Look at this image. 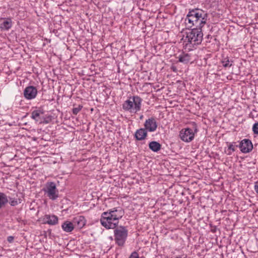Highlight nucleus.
<instances>
[{
	"instance_id": "0eeeda50",
	"label": "nucleus",
	"mask_w": 258,
	"mask_h": 258,
	"mask_svg": "<svg viewBox=\"0 0 258 258\" xmlns=\"http://www.w3.org/2000/svg\"><path fill=\"white\" fill-rule=\"evenodd\" d=\"M240 151L243 153H247L250 152L252 148L253 145L251 141L249 139L242 140L238 145Z\"/></svg>"
},
{
	"instance_id": "9b49d317",
	"label": "nucleus",
	"mask_w": 258,
	"mask_h": 258,
	"mask_svg": "<svg viewBox=\"0 0 258 258\" xmlns=\"http://www.w3.org/2000/svg\"><path fill=\"white\" fill-rule=\"evenodd\" d=\"M13 22L10 18H2L0 19V30L8 31L12 26Z\"/></svg>"
},
{
	"instance_id": "c756f323",
	"label": "nucleus",
	"mask_w": 258,
	"mask_h": 258,
	"mask_svg": "<svg viewBox=\"0 0 258 258\" xmlns=\"http://www.w3.org/2000/svg\"><path fill=\"white\" fill-rule=\"evenodd\" d=\"M175 258H185V257H182L177 256V257H176Z\"/></svg>"
},
{
	"instance_id": "ddd939ff",
	"label": "nucleus",
	"mask_w": 258,
	"mask_h": 258,
	"mask_svg": "<svg viewBox=\"0 0 258 258\" xmlns=\"http://www.w3.org/2000/svg\"><path fill=\"white\" fill-rule=\"evenodd\" d=\"M45 223L55 225L58 223V217L54 215H45L44 217Z\"/></svg>"
},
{
	"instance_id": "f03ea898",
	"label": "nucleus",
	"mask_w": 258,
	"mask_h": 258,
	"mask_svg": "<svg viewBox=\"0 0 258 258\" xmlns=\"http://www.w3.org/2000/svg\"><path fill=\"white\" fill-rule=\"evenodd\" d=\"M142 99L138 96H134L124 102L122 108L130 113H137L141 110Z\"/></svg>"
},
{
	"instance_id": "f3484780",
	"label": "nucleus",
	"mask_w": 258,
	"mask_h": 258,
	"mask_svg": "<svg viewBox=\"0 0 258 258\" xmlns=\"http://www.w3.org/2000/svg\"><path fill=\"white\" fill-rule=\"evenodd\" d=\"M44 113L43 109H36L33 110L31 113V117L36 121H38L40 119V115Z\"/></svg>"
},
{
	"instance_id": "6ab92c4d",
	"label": "nucleus",
	"mask_w": 258,
	"mask_h": 258,
	"mask_svg": "<svg viewBox=\"0 0 258 258\" xmlns=\"http://www.w3.org/2000/svg\"><path fill=\"white\" fill-rule=\"evenodd\" d=\"M9 202L7 195L0 192V209L4 207Z\"/></svg>"
},
{
	"instance_id": "4be33fe9",
	"label": "nucleus",
	"mask_w": 258,
	"mask_h": 258,
	"mask_svg": "<svg viewBox=\"0 0 258 258\" xmlns=\"http://www.w3.org/2000/svg\"><path fill=\"white\" fill-rule=\"evenodd\" d=\"M83 106L79 105L77 107L73 108L72 109V112L73 114L77 115L82 109Z\"/></svg>"
},
{
	"instance_id": "f257e3e1",
	"label": "nucleus",
	"mask_w": 258,
	"mask_h": 258,
	"mask_svg": "<svg viewBox=\"0 0 258 258\" xmlns=\"http://www.w3.org/2000/svg\"><path fill=\"white\" fill-rule=\"evenodd\" d=\"M207 13L202 9H195L189 10L185 19V26L188 29L194 26L196 28L191 29L186 33V46L188 44L194 46L201 43L203 37L202 28L207 23Z\"/></svg>"
},
{
	"instance_id": "a211bd4d",
	"label": "nucleus",
	"mask_w": 258,
	"mask_h": 258,
	"mask_svg": "<svg viewBox=\"0 0 258 258\" xmlns=\"http://www.w3.org/2000/svg\"><path fill=\"white\" fill-rule=\"evenodd\" d=\"M149 148L152 151L157 152L161 149V145L156 141H152L149 144Z\"/></svg>"
},
{
	"instance_id": "2eb2a0df",
	"label": "nucleus",
	"mask_w": 258,
	"mask_h": 258,
	"mask_svg": "<svg viewBox=\"0 0 258 258\" xmlns=\"http://www.w3.org/2000/svg\"><path fill=\"white\" fill-rule=\"evenodd\" d=\"M178 58L179 62L186 64L190 61L191 55L189 53L182 52Z\"/></svg>"
},
{
	"instance_id": "9d476101",
	"label": "nucleus",
	"mask_w": 258,
	"mask_h": 258,
	"mask_svg": "<svg viewBox=\"0 0 258 258\" xmlns=\"http://www.w3.org/2000/svg\"><path fill=\"white\" fill-rule=\"evenodd\" d=\"M110 213V215H112V217L115 220L118 222V220L122 218L124 215V210L120 207H115L107 211Z\"/></svg>"
},
{
	"instance_id": "f8f14e48",
	"label": "nucleus",
	"mask_w": 258,
	"mask_h": 258,
	"mask_svg": "<svg viewBox=\"0 0 258 258\" xmlns=\"http://www.w3.org/2000/svg\"><path fill=\"white\" fill-rule=\"evenodd\" d=\"M73 222L74 226L81 229L86 225V220L84 216H77L73 218Z\"/></svg>"
},
{
	"instance_id": "20e7f679",
	"label": "nucleus",
	"mask_w": 258,
	"mask_h": 258,
	"mask_svg": "<svg viewBox=\"0 0 258 258\" xmlns=\"http://www.w3.org/2000/svg\"><path fill=\"white\" fill-rule=\"evenodd\" d=\"M100 223L101 225L107 229H114L118 225V222L116 221L107 211L102 213Z\"/></svg>"
},
{
	"instance_id": "c85d7f7f",
	"label": "nucleus",
	"mask_w": 258,
	"mask_h": 258,
	"mask_svg": "<svg viewBox=\"0 0 258 258\" xmlns=\"http://www.w3.org/2000/svg\"><path fill=\"white\" fill-rule=\"evenodd\" d=\"M143 118V115H142L141 116H140V118L141 119H142Z\"/></svg>"
},
{
	"instance_id": "a878e982",
	"label": "nucleus",
	"mask_w": 258,
	"mask_h": 258,
	"mask_svg": "<svg viewBox=\"0 0 258 258\" xmlns=\"http://www.w3.org/2000/svg\"><path fill=\"white\" fill-rule=\"evenodd\" d=\"M254 189L257 194H258V181H256L255 182V184L254 186Z\"/></svg>"
},
{
	"instance_id": "7ed1b4c3",
	"label": "nucleus",
	"mask_w": 258,
	"mask_h": 258,
	"mask_svg": "<svg viewBox=\"0 0 258 258\" xmlns=\"http://www.w3.org/2000/svg\"><path fill=\"white\" fill-rule=\"evenodd\" d=\"M114 237L115 243L120 247L124 245L128 235V230L126 227L120 226L114 229Z\"/></svg>"
},
{
	"instance_id": "6e6552de",
	"label": "nucleus",
	"mask_w": 258,
	"mask_h": 258,
	"mask_svg": "<svg viewBox=\"0 0 258 258\" xmlns=\"http://www.w3.org/2000/svg\"><path fill=\"white\" fill-rule=\"evenodd\" d=\"M37 90L36 87L33 86H29L24 89V96L27 100L34 99L37 94Z\"/></svg>"
},
{
	"instance_id": "4468645a",
	"label": "nucleus",
	"mask_w": 258,
	"mask_h": 258,
	"mask_svg": "<svg viewBox=\"0 0 258 258\" xmlns=\"http://www.w3.org/2000/svg\"><path fill=\"white\" fill-rule=\"evenodd\" d=\"M147 131L144 128L137 130L135 134V137L138 141L144 140L147 136Z\"/></svg>"
},
{
	"instance_id": "dca6fc26",
	"label": "nucleus",
	"mask_w": 258,
	"mask_h": 258,
	"mask_svg": "<svg viewBox=\"0 0 258 258\" xmlns=\"http://www.w3.org/2000/svg\"><path fill=\"white\" fill-rule=\"evenodd\" d=\"M61 228L64 231L71 232L74 229L75 226L73 222L66 221L62 224Z\"/></svg>"
},
{
	"instance_id": "423d86ee",
	"label": "nucleus",
	"mask_w": 258,
	"mask_h": 258,
	"mask_svg": "<svg viewBox=\"0 0 258 258\" xmlns=\"http://www.w3.org/2000/svg\"><path fill=\"white\" fill-rule=\"evenodd\" d=\"M195 133L190 128H182L179 132V137L180 139L186 143L192 141L195 138Z\"/></svg>"
},
{
	"instance_id": "393cba45",
	"label": "nucleus",
	"mask_w": 258,
	"mask_h": 258,
	"mask_svg": "<svg viewBox=\"0 0 258 258\" xmlns=\"http://www.w3.org/2000/svg\"><path fill=\"white\" fill-rule=\"evenodd\" d=\"M128 258H139V256L137 252L134 251L131 253Z\"/></svg>"
},
{
	"instance_id": "2f4dec72",
	"label": "nucleus",
	"mask_w": 258,
	"mask_h": 258,
	"mask_svg": "<svg viewBox=\"0 0 258 258\" xmlns=\"http://www.w3.org/2000/svg\"><path fill=\"white\" fill-rule=\"evenodd\" d=\"M197 130L196 128L195 129V132H197Z\"/></svg>"
},
{
	"instance_id": "39448f33",
	"label": "nucleus",
	"mask_w": 258,
	"mask_h": 258,
	"mask_svg": "<svg viewBox=\"0 0 258 258\" xmlns=\"http://www.w3.org/2000/svg\"><path fill=\"white\" fill-rule=\"evenodd\" d=\"M43 191L47 196L53 201L55 200L58 197V191L55 183L53 182L47 183L46 188L43 189Z\"/></svg>"
},
{
	"instance_id": "412c9836",
	"label": "nucleus",
	"mask_w": 258,
	"mask_h": 258,
	"mask_svg": "<svg viewBox=\"0 0 258 258\" xmlns=\"http://www.w3.org/2000/svg\"><path fill=\"white\" fill-rule=\"evenodd\" d=\"M235 143H232L229 144L228 148V151L227 154L228 155H230L232 154V152H234L235 151V148L238 147V145H234Z\"/></svg>"
},
{
	"instance_id": "cd10ccee",
	"label": "nucleus",
	"mask_w": 258,
	"mask_h": 258,
	"mask_svg": "<svg viewBox=\"0 0 258 258\" xmlns=\"http://www.w3.org/2000/svg\"><path fill=\"white\" fill-rule=\"evenodd\" d=\"M171 69H172V71H173V72H176V71H177V69H176V67H174V66L172 67Z\"/></svg>"
},
{
	"instance_id": "5701e85b",
	"label": "nucleus",
	"mask_w": 258,
	"mask_h": 258,
	"mask_svg": "<svg viewBox=\"0 0 258 258\" xmlns=\"http://www.w3.org/2000/svg\"><path fill=\"white\" fill-rule=\"evenodd\" d=\"M252 131L254 134L258 135V122L253 125Z\"/></svg>"
},
{
	"instance_id": "7c9ffc66",
	"label": "nucleus",
	"mask_w": 258,
	"mask_h": 258,
	"mask_svg": "<svg viewBox=\"0 0 258 258\" xmlns=\"http://www.w3.org/2000/svg\"><path fill=\"white\" fill-rule=\"evenodd\" d=\"M209 37H210V35H208L207 36V37H208V38H209Z\"/></svg>"
},
{
	"instance_id": "bb28decb",
	"label": "nucleus",
	"mask_w": 258,
	"mask_h": 258,
	"mask_svg": "<svg viewBox=\"0 0 258 258\" xmlns=\"http://www.w3.org/2000/svg\"><path fill=\"white\" fill-rule=\"evenodd\" d=\"M13 240L14 237L13 236H10L8 237V240L10 242H12L13 241Z\"/></svg>"
},
{
	"instance_id": "aec40b11",
	"label": "nucleus",
	"mask_w": 258,
	"mask_h": 258,
	"mask_svg": "<svg viewBox=\"0 0 258 258\" xmlns=\"http://www.w3.org/2000/svg\"><path fill=\"white\" fill-rule=\"evenodd\" d=\"M233 61L230 60L228 57H223L221 60V63L224 68H229L232 65Z\"/></svg>"
},
{
	"instance_id": "b1692460",
	"label": "nucleus",
	"mask_w": 258,
	"mask_h": 258,
	"mask_svg": "<svg viewBox=\"0 0 258 258\" xmlns=\"http://www.w3.org/2000/svg\"><path fill=\"white\" fill-rule=\"evenodd\" d=\"M19 203H21V202H18L17 199H13L10 201V204L12 206H15L17 205Z\"/></svg>"
},
{
	"instance_id": "1a4fd4ad",
	"label": "nucleus",
	"mask_w": 258,
	"mask_h": 258,
	"mask_svg": "<svg viewBox=\"0 0 258 258\" xmlns=\"http://www.w3.org/2000/svg\"><path fill=\"white\" fill-rule=\"evenodd\" d=\"M157 126L155 118L152 117L146 119L144 123V128L147 132H154L156 130Z\"/></svg>"
}]
</instances>
